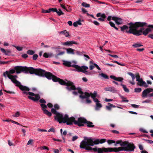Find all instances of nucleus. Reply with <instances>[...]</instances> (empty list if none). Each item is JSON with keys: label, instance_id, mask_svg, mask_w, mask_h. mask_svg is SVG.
Returning a JSON list of instances; mask_svg holds the SVG:
<instances>
[{"label": "nucleus", "instance_id": "obj_1", "mask_svg": "<svg viewBox=\"0 0 153 153\" xmlns=\"http://www.w3.org/2000/svg\"><path fill=\"white\" fill-rule=\"evenodd\" d=\"M107 143L109 145L114 143L115 146H117V145L120 144L121 147H119L108 148L103 147L101 148L102 149L101 153L108 152H119L121 151H125L127 152L134 151L135 148V146L132 143H129L127 141H123L122 140H118L116 141L113 140H108L107 141Z\"/></svg>", "mask_w": 153, "mask_h": 153}, {"label": "nucleus", "instance_id": "obj_2", "mask_svg": "<svg viewBox=\"0 0 153 153\" xmlns=\"http://www.w3.org/2000/svg\"><path fill=\"white\" fill-rule=\"evenodd\" d=\"M146 23L145 22H137L135 23L130 22L128 24L129 25V30L128 31H126V32L133 34L136 36L140 35L142 33L145 36H146L149 33L152 32V30H153V25H148V27L145 30H144V28L143 27L140 28L139 30H137L139 27H143L146 25Z\"/></svg>", "mask_w": 153, "mask_h": 153}, {"label": "nucleus", "instance_id": "obj_3", "mask_svg": "<svg viewBox=\"0 0 153 153\" xmlns=\"http://www.w3.org/2000/svg\"><path fill=\"white\" fill-rule=\"evenodd\" d=\"M33 74L40 76L45 77L49 80L52 79L54 82H58L61 85H67L68 86L67 88L69 90L73 89V88L69 87V85L72 84L71 82L67 83L63 80L53 75L51 73L49 72H46L45 70L41 68H33Z\"/></svg>", "mask_w": 153, "mask_h": 153}, {"label": "nucleus", "instance_id": "obj_4", "mask_svg": "<svg viewBox=\"0 0 153 153\" xmlns=\"http://www.w3.org/2000/svg\"><path fill=\"white\" fill-rule=\"evenodd\" d=\"M7 77L16 86L19 87L20 89L23 91L22 94H23L26 95H29L28 97L29 99L34 101H37L39 99L40 96L39 94H35L33 92H29L30 89L22 85L20 82L16 80V78H17V75H10V76H8Z\"/></svg>", "mask_w": 153, "mask_h": 153}, {"label": "nucleus", "instance_id": "obj_5", "mask_svg": "<svg viewBox=\"0 0 153 153\" xmlns=\"http://www.w3.org/2000/svg\"><path fill=\"white\" fill-rule=\"evenodd\" d=\"M85 140H82L80 143V147L88 151L93 150L94 152L97 153H101L102 149L101 148L95 147L92 148L90 146H93L94 145H97L96 139L91 137L84 138Z\"/></svg>", "mask_w": 153, "mask_h": 153}, {"label": "nucleus", "instance_id": "obj_6", "mask_svg": "<svg viewBox=\"0 0 153 153\" xmlns=\"http://www.w3.org/2000/svg\"><path fill=\"white\" fill-rule=\"evenodd\" d=\"M51 111L52 113L56 115L55 119L59 123H66L67 125H71L72 124V123L71 121V120L74 119L73 117H69L67 114H65L64 116L62 114L57 112L56 109L54 108L51 109Z\"/></svg>", "mask_w": 153, "mask_h": 153}, {"label": "nucleus", "instance_id": "obj_7", "mask_svg": "<svg viewBox=\"0 0 153 153\" xmlns=\"http://www.w3.org/2000/svg\"><path fill=\"white\" fill-rule=\"evenodd\" d=\"M74 119L71 120V122L72 123V125L74 123L75 125H77L79 127L83 126L84 124H87V127L89 128H93L95 126L93 124L92 122L87 121L83 117H80L78 118L77 120H75V118L73 117Z\"/></svg>", "mask_w": 153, "mask_h": 153}, {"label": "nucleus", "instance_id": "obj_8", "mask_svg": "<svg viewBox=\"0 0 153 153\" xmlns=\"http://www.w3.org/2000/svg\"><path fill=\"white\" fill-rule=\"evenodd\" d=\"M63 81L67 83H68V82L69 83V82H71L72 83V84H71V85H69V88L71 87L72 88H73V89H73L69 90L67 88V87L68 86H67V85H65L66 86V88L69 91H71L72 90H78V92L76 91H73L72 93L74 94L75 95H76L78 93L79 94H83V92L82 91L81 89L79 88H76L75 87V86L74 85V83L73 82H72L70 81H68L67 80H65V81H64V80H63Z\"/></svg>", "mask_w": 153, "mask_h": 153}, {"label": "nucleus", "instance_id": "obj_9", "mask_svg": "<svg viewBox=\"0 0 153 153\" xmlns=\"http://www.w3.org/2000/svg\"><path fill=\"white\" fill-rule=\"evenodd\" d=\"M88 67L86 66H80L78 65V67L76 70L72 69V71H77L78 72H82L87 75H90L91 74V72H89L86 71L88 69Z\"/></svg>", "mask_w": 153, "mask_h": 153}, {"label": "nucleus", "instance_id": "obj_10", "mask_svg": "<svg viewBox=\"0 0 153 153\" xmlns=\"http://www.w3.org/2000/svg\"><path fill=\"white\" fill-rule=\"evenodd\" d=\"M153 92V89L148 88L145 89L142 92V97L143 98L153 97V92L149 94L151 92Z\"/></svg>", "mask_w": 153, "mask_h": 153}, {"label": "nucleus", "instance_id": "obj_11", "mask_svg": "<svg viewBox=\"0 0 153 153\" xmlns=\"http://www.w3.org/2000/svg\"><path fill=\"white\" fill-rule=\"evenodd\" d=\"M33 68L32 67H27L26 66H22L21 69V72H23L25 74L30 73L33 74Z\"/></svg>", "mask_w": 153, "mask_h": 153}, {"label": "nucleus", "instance_id": "obj_12", "mask_svg": "<svg viewBox=\"0 0 153 153\" xmlns=\"http://www.w3.org/2000/svg\"><path fill=\"white\" fill-rule=\"evenodd\" d=\"M72 63H75L74 61H73L71 62L70 61H63V65L68 67H72L75 68V70H76L78 65L76 64H72Z\"/></svg>", "mask_w": 153, "mask_h": 153}, {"label": "nucleus", "instance_id": "obj_13", "mask_svg": "<svg viewBox=\"0 0 153 153\" xmlns=\"http://www.w3.org/2000/svg\"><path fill=\"white\" fill-rule=\"evenodd\" d=\"M40 106L42 108V110L43 111L44 114L47 115L49 117H51L52 115V113L46 109L47 108V106L44 104L41 103Z\"/></svg>", "mask_w": 153, "mask_h": 153}, {"label": "nucleus", "instance_id": "obj_14", "mask_svg": "<svg viewBox=\"0 0 153 153\" xmlns=\"http://www.w3.org/2000/svg\"><path fill=\"white\" fill-rule=\"evenodd\" d=\"M62 44L64 46H71L74 44H77V43L75 41H68L62 43Z\"/></svg>", "mask_w": 153, "mask_h": 153}, {"label": "nucleus", "instance_id": "obj_15", "mask_svg": "<svg viewBox=\"0 0 153 153\" xmlns=\"http://www.w3.org/2000/svg\"><path fill=\"white\" fill-rule=\"evenodd\" d=\"M112 19L113 20L115 21L116 23L118 25H121L123 23V20L121 18L114 16L112 17Z\"/></svg>", "mask_w": 153, "mask_h": 153}, {"label": "nucleus", "instance_id": "obj_16", "mask_svg": "<svg viewBox=\"0 0 153 153\" xmlns=\"http://www.w3.org/2000/svg\"><path fill=\"white\" fill-rule=\"evenodd\" d=\"M137 81L138 82L137 84L140 86H143L145 88H147L149 86L148 84L143 81L142 78H141L139 81L137 79Z\"/></svg>", "mask_w": 153, "mask_h": 153}, {"label": "nucleus", "instance_id": "obj_17", "mask_svg": "<svg viewBox=\"0 0 153 153\" xmlns=\"http://www.w3.org/2000/svg\"><path fill=\"white\" fill-rule=\"evenodd\" d=\"M15 72V70L14 69H10L9 71H6L5 72H4L3 75L6 78L7 77L6 75H7V76H10V74H14Z\"/></svg>", "mask_w": 153, "mask_h": 153}, {"label": "nucleus", "instance_id": "obj_18", "mask_svg": "<svg viewBox=\"0 0 153 153\" xmlns=\"http://www.w3.org/2000/svg\"><path fill=\"white\" fill-rule=\"evenodd\" d=\"M127 74L128 75L130 76L132 78V81H130L129 82V83L132 85H134L135 84V83L134 82V80L135 78V76L131 72H128Z\"/></svg>", "mask_w": 153, "mask_h": 153}, {"label": "nucleus", "instance_id": "obj_19", "mask_svg": "<svg viewBox=\"0 0 153 153\" xmlns=\"http://www.w3.org/2000/svg\"><path fill=\"white\" fill-rule=\"evenodd\" d=\"M105 90L106 91H109L112 93H116L117 90L114 87H107L105 88Z\"/></svg>", "mask_w": 153, "mask_h": 153}, {"label": "nucleus", "instance_id": "obj_20", "mask_svg": "<svg viewBox=\"0 0 153 153\" xmlns=\"http://www.w3.org/2000/svg\"><path fill=\"white\" fill-rule=\"evenodd\" d=\"M91 97L93 99L94 102L97 101L98 99L96 98L97 96V92L96 91H94L93 93H90Z\"/></svg>", "mask_w": 153, "mask_h": 153}, {"label": "nucleus", "instance_id": "obj_21", "mask_svg": "<svg viewBox=\"0 0 153 153\" xmlns=\"http://www.w3.org/2000/svg\"><path fill=\"white\" fill-rule=\"evenodd\" d=\"M58 33L59 34H64L67 37H70V35L69 32L66 30L63 31L58 32Z\"/></svg>", "mask_w": 153, "mask_h": 153}, {"label": "nucleus", "instance_id": "obj_22", "mask_svg": "<svg viewBox=\"0 0 153 153\" xmlns=\"http://www.w3.org/2000/svg\"><path fill=\"white\" fill-rule=\"evenodd\" d=\"M97 101L94 102L96 103V106L95 109L96 110H99L102 107V105L100 103V101L98 100Z\"/></svg>", "mask_w": 153, "mask_h": 153}, {"label": "nucleus", "instance_id": "obj_23", "mask_svg": "<svg viewBox=\"0 0 153 153\" xmlns=\"http://www.w3.org/2000/svg\"><path fill=\"white\" fill-rule=\"evenodd\" d=\"M90 96H91V94L87 92H85V94L84 95H82V94L79 95V97L82 99L85 98L86 99L88 98Z\"/></svg>", "mask_w": 153, "mask_h": 153}, {"label": "nucleus", "instance_id": "obj_24", "mask_svg": "<svg viewBox=\"0 0 153 153\" xmlns=\"http://www.w3.org/2000/svg\"><path fill=\"white\" fill-rule=\"evenodd\" d=\"M106 140L105 139H96V142L97 144H98L99 143H102L105 142Z\"/></svg>", "mask_w": 153, "mask_h": 153}, {"label": "nucleus", "instance_id": "obj_25", "mask_svg": "<svg viewBox=\"0 0 153 153\" xmlns=\"http://www.w3.org/2000/svg\"><path fill=\"white\" fill-rule=\"evenodd\" d=\"M67 53L68 54H75L74 53V51H76L75 50L71 48H68L66 50Z\"/></svg>", "mask_w": 153, "mask_h": 153}, {"label": "nucleus", "instance_id": "obj_26", "mask_svg": "<svg viewBox=\"0 0 153 153\" xmlns=\"http://www.w3.org/2000/svg\"><path fill=\"white\" fill-rule=\"evenodd\" d=\"M22 67V66H16L14 67V69L17 74H19L21 73V69Z\"/></svg>", "mask_w": 153, "mask_h": 153}, {"label": "nucleus", "instance_id": "obj_27", "mask_svg": "<svg viewBox=\"0 0 153 153\" xmlns=\"http://www.w3.org/2000/svg\"><path fill=\"white\" fill-rule=\"evenodd\" d=\"M0 50L1 52L7 55H9V54L11 53V51L10 50L6 51L4 49L1 48Z\"/></svg>", "mask_w": 153, "mask_h": 153}, {"label": "nucleus", "instance_id": "obj_28", "mask_svg": "<svg viewBox=\"0 0 153 153\" xmlns=\"http://www.w3.org/2000/svg\"><path fill=\"white\" fill-rule=\"evenodd\" d=\"M53 56L52 53H45L43 54V56L46 58L51 57Z\"/></svg>", "mask_w": 153, "mask_h": 153}, {"label": "nucleus", "instance_id": "obj_29", "mask_svg": "<svg viewBox=\"0 0 153 153\" xmlns=\"http://www.w3.org/2000/svg\"><path fill=\"white\" fill-rule=\"evenodd\" d=\"M99 75L101 76L102 77L105 79H108L109 77L106 74H105L103 73H101L100 74H99Z\"/></svg>", "mask_w": 153, "mask_h": 153}, {"label": "nucleus", "instance_id": "obj_30", "mask_svg": "<svg viewBox=\"0 0 153 153\" xmlns=\"http://www.w3.org/2000/svg\"><path fill=\"white\" fill-rule=\"evenodd\" d=\"M90 63L92 65H94V67H95L97 68V69H98L99 70H100L101 68H100V67L96 63H94L92 61H90Z\"/></svg>", "mask_w": 153, "mask_h": 153}, {"label": "nucleus", "instance_id": "obj_31", "mask_svg": "<svg viewBox=\"0 0 153 153\" xmlns=\"http://www.w3.org/2000/svg\"><path fill=\"white\" fill-rule=\"evenodd\" d=\"M120 85L123 87V88L124 90L126 92H129V89L127 88L126 85L123 84H121Z\"/></svg>", "mask_w": 153, "mask_h": 153}, {"label": "nucleus", "instance_id": "obj_32", "mask_svg": "<svg viewBox=\"0 0 153 153\" xmlns=\"http://www.w3.org/2000/svg\"><path fill=\"white\" fill-rule=\"evenodd\" d=\"M143 46L142 45L139 43H135L132 45V46L134 48L139 47Z\"/></svg>", "mask_w": 153, "mask_h": 153}, {"label": "nucleus", "instance_id": "obj_33", "mask_svg": "<svg viewBox=\"0 0 153 153\" xmlns=\"http://www.w3.org/2000/svg\"><path fill=\"white\" fill-rule=\"evenodd\" d=\"M128 26L126 25H123L122 27H120L121 31L122 32H124V30L128 29Z\"/></svg>", "mask_w": 153, "mask_h": 153}, {"label": "nucleus", "instance_id": "obj_34", "mask_svg": "<svg viewBox=\"0 0 153 153\" xmlns=\"http://www.w3.org/2000/svg\"><path fill=\"white\" fill-rule=\"evenodd\" d=\"M109 24L111 27L114 28L116 30H118V28L115 27V24L112 22L110 21Z\"/></svg>", "mask_w": 153, "mask_h": 153}, {"label": "nucleus", "instance_id": "obj_35", "mask_svg": "<svg viewBox=\"0 0 153 153\" xmlns=\"http://www.w3.org/2000/svg\"><path fill=\"white\" fill-rule=\"evenodd\" d=\"M82 5L84 7H90V4H87L86 2H83L82 3Z\"/></svg>", "mask_w": 153, "mask_h": 153}, {"label": "nucleus", "instance_id": "obj_36", "mask_svg": "<svg viewBox=\"0 0 153 153\" xmlns=\"http://www.w3.org/2000/svg\"><path fill=\"white\" fill-rule=\"evenodd\" d=\"M20 114L19 111L16 112L13 115V116L14 117H18L19 116Z\"/></svg>", "mask_w": 153, "mask_h": 153}, {"label": "nucleus", "instance_id": "obj_37", "mask_svg": "<svg viewBox=\"0 0 153 153\" xmlns=\"http://www.w3.org/2000/svg\"><path fill=\"white\" fill-rule=\"evenodd\" d=\"M108 105L106 106V108L107 110L110 111L111 110V108H112V107L111 106V104L110 103H108Z\"/></svg>", "mask_w": 153, "mask_h": 153}, {"label": "nucleus", "instance_id": "obj_38", "mask_svg": "<svg viewBox=\"0 0 153 153\" xmlns=\"http://www.w3.org/2000/svg\"><path fill=\"white\" fill-rule=\"evenodd\" d=\"M27 53L29 55H32L35 52L33 50H30L27 51Z\"/></svg>", "mask_w": 153, "mask_h": 153}, {"label": "nucleus", "instance_id": "obj_39", "mask_svg": "<svg viewBox=\"0 0 153 153\" xmlns=\"http://www.w3.org/2000/svg\"><path fill=\"white\" fill-rule=\"evenodd\" d=\"M142 90V89L140 88H137L134 89V92L136 93H140Z\"/></svg>", "mask_w": 153, "mask_h": 153}, {"label": "nucleus", "instance_id": "obj_40", "mask_svg": "<svg viewBox=\"0 0 153 153\" xmlns=\"http://www.w3.org/2000/svg\"><path fill=\"white\" fill-rule=\"evenodd\" d=\"M59 11L57 10V11L56 12L58 16H60L61 15L64 14V13L62 12L61 9H59Z\"/></svg>", "mask_w": 153, "mask_h": 153}, {"label": "nucleus", "instance_id": "obj_41", "mask_svg": "<svg viewBox=\"0 0 153 153\" xmlns=\"http://www.w3.org/2000/svg\"><path fill=\"white\" fill-rule=\"evenodd\" d=\"M121 98L123 99L122 100V102H128V100H125L126 98V97H124L123 96H120Z\"/></svg>", "mask_w": 153, "mask_h": 153}, {"label": "nucleus", "instance_id": "obj_42", "mask_svg": "<svg viewBox=\"0 0 153 153\" xmlns=\"http://www.w3.org/2000/svg\"><path fill=\"white\" fill-rule=\"evenodd\" d=\"M13 46L14 47H15L19 51H21L22 50V47L16 46L14 45H13Z\"/></svg>", "mask_w": 153, "mask_h": 153}, {"label": "nucleus", "instance_id": "obj_43", "mask_svg": "<svg viewBox=\"0 0 153 153\" xmlns=\"http://www.w3.org/2000/svg\"><path fill=\"white\" fill-rule=\"evenodd\" d=\"M123 79L121 77H117V79L116 81L121 82H123Z\"/></svg>", "mask_w": 153, "mask_h": 153}, {"label": "nucleus", "instance_id": "obj_44", "mask_svg": "<svg viewBox=\"0 0 153 153\" xmlns=\"http://www.w3.org/2000/svg\"><path fill=\"white\" fill-rule=\"evenodd\" d=\"M113 62L114 63H116L117 64L121 65L122 66H125V64H122L119 63V62L117 61H113Z\"/></svg>", "mask_w": 153, "mask_h": 153}, {"label": "nucleus", "instance_id": "obj_45", "mask_svg": "<svg viewBox=\"0 0 153 153\" xmlns=\"http://www.w3.org/2000/svg\"><path fill=\"white\" fill-rule=\"evenodd\" d=\"M76 51V54L79 56H82L83 55V53H84V52H81L79 51Z\"/></svg>", "mask_w": 153, "mask_h": 153}, {"label": "nucleus", "instance_id": "obj_46", "mask_svg": "<svg viewBox=\"0 0 153 153\" xmlns=\"http://www.w3.org/2000/svg\"><path fill=\"white\" fill-rule=\"evenodd\" d=\"M83 56L85 57V59L86 61L88 60V59H89L90 58L89 56L87 55L83 54Z\"/></svg>", "mask_w": 153, "mask_h": 153}, {"label": "nucleus", "instance_id": "obj_47", "mask_svg": "<svg viewBox=\"0 0 153 153\" xmlns=\"http://www.w3.org/2000/svg\"><path fill=\"white\" fill-rule=\"evenodd\" d=\"M33 142V140L32 139H30L28 141L27 145H31L32 144V143Z\"/></svg>", "mask_w": 153, "mask_h": 153}, {"label": "nucleus", "instance_id": "obj_48", "mask_svg": "<svg viewBox=\"0 0 153 153\" xmlns=\"http://www.w3.org/2000/svg\"><path fill=\"white\" fill-rule=\"evenodd\" d=\"M38 57V56L37 54H34L33 56V59L34 60H36L37 59Z\"/></svg>", "mask_w": 153, "mask_h": 153}, {"label": "nucleus", "instance_id": "obj_49", "mask_svg": "<svg viewBox=\"0 0 153 153\" xmlns=\"http://www.w3.org/2000/svg\"><path fill=\"white\" fill-rule=\"evenodd\" d=\"M52 131L53 132H54L55 131V129L54 128H51L49 129L48 131V132H50Z\"/></svg>", "mask_w": 153, "mask_h": 153}, {"label": "nucleus", "instance_id": "obj_50", "mask_svg": "<svg viewBox=\"0 0 153 153\" xmlns=\"http://www.w3.org/2000/svg\"><path fill=\"white\" fill-rule=\"evenodd\" d=\"M131 106L132 107L134 108H139V105H137L136 104H131Z\"/></svg>", "mask_w": 153, "mask_h": 153}, {"label": "nucleus", "instance_id": "obj_51", "mask_svg": "<svg viewBox=\"0 0 153 153\" xmlns=\"http://www.w3.org/2000/svg\"><path fill=\"white\" fill-rule=\"evenodd\" d=\"M28 56L27 54H22V57L24 58H26L28 57Z\"/></svg>", "mask_w": 153, "mask_h": 153}, {"label": "nucleus", "instance_id": "obj_52", "mask_svg": "<svg viewBox=\"0 0 153 153\" xmlns=\"http://www.w3.org/2000/svg\"><path fill=\"white\" fill-rule=\"evenodd\" d=\"M110 77L112 79L114 80H116L117 79V77L113 75H111L110 76Z\"/></svg>", "mask_w": 153, "mask_h": 153}, {"label": "nucleus", "instance_id": "obj_53", "mask_svg": "<svg viewBox=\"0 0 153 153\" xmlns=\"http://www.w3.org/2000/svg\"><path fill=\"white\" fill-rule=\"evenodd\" d=\"M111 132L113 133H114L117 134H119V132L118 131L115 130H112L111 131Z\"/></svg>", "mask_w": 153, "mask_h": 153}, {"label": "nucleus", "instance_id": "obj_54", "mask_svg": "<svg viewBox=\"0 0 153 153\" xmlns=\"http://www.w3.org/2000/svg\"><path fill=\"white\" fill-rule=\"evenodd\" d=\"M109 55L111 57H113L115 58H118V56L116 55H111L109 54Z\"/></svg>", "mask_w": 153, "mask_h": 153}, {"label": "nucleus", "instance_id": "obj_55", "mask_svg": "<svg viewBox=\"0 0 153 153\" xmlns=\"http://www.w3.org/2000/svg\"><path fill=\"white\" fill-rule=\"evenodd\" d=\"M39 102L41 103H44V104L46 103L45 100L44 99H40L39 100Z\"/></svg>", "mask_w": 153, "mask_h": 153}, {"label": "nucleus", "instance_id": "obj_56", "mask_svg": "<svg viewBox=\"0 0 153 153\" xmlns=\"http://www.w3.org/2000/svg\"><path fill=\"white\" fill-rule=\"evenodd\" d=\"M78 138V137L77 136L75 135L73 137L72 139V141H74Z\"/></svg>", "mask_w": 153, "mask_h": 153}, {"label": "nucleus", "instance_id": "obj_57", "mask_svg": "<svg viewBox=\"0 0 153 153\" xmlns=\"http://www.w3.org/2000/svg\"><path fill=\"white\" fill-rule=\"evenodd\" d=\"M151 101L150 100H146L143 101H142V102L143 103H149Z\"/></svg>", "mask_w": 153, "mask_h": 153}, {"label": "nucleus", "instance_id": "obj_58", "mask_svg": "<svg viewBox=\"0 0 153 153\" xmlns=\"http://www.w3.org/2000/svg\"><path fill=\"white\" fill-rule=\"evenodd\" d=\"M93 23L95 25L98 26L99 25V23L96 21H94L93 22Z\"/></svg>", "mask_w": 153, "mask_h": 153}, {"label": "nucleus", "instance_id": "obj_59", "mask_svg": "<svg viewBox=\"0 0 153 153\" xmlns=\"http://www.w3.org/2000/svg\"><path fill=\"white\" fill-rule=\"evenodd\" d=\"M54 107L55 108V109H56L58 110L59 108V105L57 104H55L54 105Z\"/></svg>", "mask_w": 153, "mask_h": 153}, {"label": "nucleus", "instance_id": "obj_60", "mask_svg": "<svg viewBox=\"0 0 153 153\" xmlns=\"http://www.w3.org/2000/svg\"><path fill=\"white\" fill-rule=\"evenodd\" d=\"M65 52L64 51H61L59 53H58L57 54V56H60V55H62L63 54H64L65 53Z\"/></svg>", "mask_w": 153, "mask_h": 153}, {"label": "nucleus", "instance_id": "obj_61", "mask_svg": "<svg viewBox=\"0 0 153 153\" xmlns=\"http://www.w3.org/2000/svg\"><path fill=\"white\" fill-rule=\"evenodd\" d=\"M146 141L148 143L150 144H152L153 143V141L150 140H146Z\"/></svg>", "mask_w": 153, "mask_h": 153}, {"label": "nucleus", "instance_id": "obj_62", "mask_svg": "<svg viewBox=\"0 0 153 153\" xmlns=\"http://www.w3.org/2000/svg\"><path fill=\"white\" fill-rule=\"evenodd\" d=\"M101 17L104 19L106 18V16L105 13H102L101 14Z\"/></svg>", "mask_w": 153, "mask_h": 153}, {"label": "nucleus", "instance_id": "obj_63", "mask_svg": "<svg viewBox=\"0 0 153 153\" xmlns=\"http://www.w3.org/2000/svg\"><path fill=\"white\" fill-rule=\"evenodd\" d=\"M139 147L140 150L143 151V148L141 145H139Z\"/></svg>", "mask_w": 153, "mask_h": 153}, {"label": "nucleus", "instance_id": "obj_64", "mask_svg": "<svg viewBox=\"0 0 153 153\" xmlns=\"http://www.w3.org/2000/svg\"><path fill=\"white\" fill-rule=\"evenodd\" d=\"M148 37L151 38L152 39H153V34H149L148 35Z\"/></svg>", "mask_w": 153, "mask_h": 153}]
</instances>
